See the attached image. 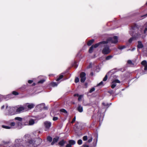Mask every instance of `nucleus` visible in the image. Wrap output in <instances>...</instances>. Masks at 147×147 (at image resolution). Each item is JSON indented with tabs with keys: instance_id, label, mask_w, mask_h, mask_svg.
<instances>
[{
	"instance_id": "nucleus-34",
	"label": "nucleus",
	"mask_w": 147,
	"mask_h": 147,
	"mask_svg": "<svg viewBox=\"0 0 147 147\" xmlns=\"http://www.w3.org/2000/svg\"><path fill=\"white\" fill-rule=\"evenodd\" d=\"M77 143L79 145H81L82 144V140L80 139L79 140H78Z\"/></svg>"
},
{
	"instance_id": "nucleus-52",
	"label": "nucleus",
	"mask_w": 147,
	"mask_h": 147,
	"mask_svg": "<svg viewBox=\"0 0 147 147\" xmlns=\"http://www.w3.org/2000/svg\"><path fill=\"white\" fill-rule=\"evenodd\" d=\"M74 96H79V94H74Z\"/></svg>"
},
{
	"instance_id": "nucleus-15",
	"label": "nucleus",
	"mask_w": 147,
	"mask_h": 147,
	"mask_svg": "<svg viewBox=\"0 0 147 147\" xmlns=\"http://www.w3.org/2000/svg\"><path fill=\"white\" fill-rule=\"evenodd\" d=\"M142 65L144 67V69L146 71L147 70V62L146 60H144L141 62Z\"/></svg>"
},
{
	"instance_id": "nucleus-22",
	"label": "nucleus",
	"mask_w": 147,
	"mask_h": 147,
	"mask_svg": "<svg viewBox=\"0 0 147 147\" xmlns=\"http://www.w3.org/2000/svg\"><path fill=\"white\" fill-rule=\"evenodd\" d=\"M34 120L33 119H30L29 121V125H32L34 123Z\"/></svg>"
},
{
	"instance_id": "nucleus-16",
	"label": "nucleus",
	"mask_w": 147,
	"mask_h": 147,
	"mask_svg": "<svg viewBox=\"0 0 147 147\" xmlns=\"http://www.w3.org/2000/svg\"><path fill=\"white\" fill-rule=\"evenodd\" d=\"M138 45H137V48L138 49H140L143 48L144 46L141 41H138Z\"/></svg>"
},
{
	"instance_id": "nucleus-43",
	"label": "nucleus",
	"mask_w": 147,
	"mask_h": 147,
	"mask_svg": "<svg viewBox=\"0 0 147 147\" xmlns=\"http://www.w3.org/2000/svg\"><path fill=\"white\" fill-rule=\"evenodd\" d=\"M79 80L78 78H76L75 79V82L76 83H77L79 82Z\"/></svg>"
},
{
	"instance_id": "nucleus-58",
	"label": "nucleus",
	"mask_w": 147,
	"mask_h": 147,
	"mask_svg": "<svg viewBox=\"0 0 147 147\" xmlns=\"http://www.w3.org/2000/svg\"><path fill=\"white\" fill-rule=\"evenodd\" d=\"M35 83H33V84H32V86H35Z\"/></svg>"
},
{
	"instance_id": "nucleus-44",
	"label": "nucleus",
	"mask_w": 147,
	"mask_h": 147,
	"mask_svg": "<svg viewBox=\"0 0 147 147\" xmlns=\"http://www.w3.org/2000/svg\"><path fill=\"white\" fill-rule=\"evenodd\" d=\"M127 63L128 64H131H131H132V61L130 60H128L127 62Z\"/></svg>"
},
{
	"instance_id": "nucleus-5",
	"label": "nucleus",
	"mask_w": 147,
	"mask_h": 147,
	"mask_svg": "<svg viewBox=\"0 0 147 147\" xmlns=\"http://www.w3.org/2000/svg\"><path fill=\"white\" fill-rule=\"evenodd\" d=\"M23 143V141L22 139H16L15 140L14 146L16 147H24L22 145Z\"/></svg>"
},
{
	"instance_id": "nucleus-62",
	"label": "nucleus",
	"mask_w": 147,
	"mask_h": 147,
	"mask_svg": "<svg viewBox=\"0 0 147 147\" xmlns=\"http://www.w3.org/2000/svg\"><path fill=\"white\" fill-rule=\"evenodd\" d=\"M146 4L147 5V2L146 3Z\"/></svg>"
},
{
	"instance_id": "nucleus-55",
	"label": "nucleus",
	"mask_w": 147,
	"mask_h": 147,
	"mask_svg": "<svg viewBox=\"0 0 147 147\" xmlns=\"http://www.w3.org/2000/svg\"><path fill=\"white\" fill-rule=\"evenodd\" d=\"M147 16V14H145V15H144L143 16H142V17H146Z\"/></svg>"
},
{
	"instance_id": "nucleus-28",
	"label": "nucleus",
	"mask_w": 147,
	"mask_h": 147,
	"mask_svg": "<svg viewBox=\"0 0 147 147\" xmlns=\"http://www.w3.org/2000/svg\"><path fill=\"white\" fill-rule=\"evenodd\" d=\"M113 57V56L112 55H109L106 58V59L107 60H108L111 59Z\"/></svg>"
},
{
	"instance_id": "nucleus-11",
	"label": "nucleus",
	"mask_w": 147,
	"mask_h": 147,
	"mask_svg": "<svg viewBox=\"0 0 147 147\" xmlns=\"http://www.w3.org/2000/svg\"><path fill=\"white\" fill-rule=\"evenodd\" d=\"M81 78L80 81L82 82H84L86 79V74L84 72H82L80 74Z\"/></svg>"
},
{
	"instance_id": "nucleus-47",
	"label": "nucleus",
	"mask_w": 147,
	"mask_h": 147,
	"mask_svg": "<svg viewBox=\"0 0 147 147\" xmlns=\"http://www.w3.org/2000/svg\"><path fill=\"white\" fill-rule=\"evenodd\" d=\"M71 145L70 144H69V143L68 144H67L66 146V147H71Z\"/></svg>"
},
{
	"instance_id": "nucleus-48",
	"label": "nucleus",
	"mask_w": 147,
	"mask_h": 147,
	"mask_svg": "<svg viewBox=\"0 0 147 147\" xmlns=\"http://www.w3.org/2000/svg\"><path fill=\"white\" fill-rule=\"evenodd\" d=\"M102 84H103V82L102 81H101L97 85V86H99L100 85H102Z\"/></svg>"
},
{
	"instance_id": "nucleus-42",
	"label": "nucleus",
	"mask_w": 147,
	"mask_h": 147,
	"mask_svg": "<svg viewBox=\"0 0 147 147\" xmlns=\"http://www.w3.org/2000/svg\"><path fill=\"white\" fill-rule=\"evenodd\" d=\"M45 81V80L44 79L41 80H40V81H38V83H43Z\"/></svg>"
},
{
	"instance_id": "nucleus-39",
	"label": "nucleus",
	"mask_w": 147,
	"mask_h": 147,
	"mask_svg": "<svg viewBox=\"0 0 147 147\" xmlns=\"http://www.w3.org/2000/svg\"><path fill=\"white\" fill-rule=\"evenodd\" d=\"M12 94H13L15 95H17L18 94V93L15 91H13L12 92Z\"/></svg>"
},
{
	"instance_id": "nucleus-61",
	"label": "nucleus",
	"mask_w": 147,
	"mask_h": 147,
	"mask_svg": "<svg viewBox=\"0 0 147 147\" xmlns=\"http://www.w3.org/2000/svg\"><path fill=\"white\" fill-rule=\"evenodd\" d=\"M90 67V66H89V67L88 66V68H89Z\"/></svg>"
},
{
	"instance_id": "nucleus-60",
	"label": "nucleus",
	"mask_w": 147,
	"mask_h": 147,
	"mask_svg": "<svg viewBox=\"0 0 147 147\" xmlns=\"http://www.w3.org/2000/svg\"><path fill=\"white\" fill-rule=\"evenodd\" d=\"M97 138H98V136H97L96 141H97Z\"/></svg>"
},
{
	"instance_id": "nucleus-41",
	"label": "nucleus",
	"mask_w": 147,
	"mask_h": 147,
	"mask_svg": "<svg viewBox=\"0 0 147 147\" xmlns=\"http://www.w3.org/2000/svg\"><path fill=\"white\" fill-rule=\"evenodd\" d=\"M73 66L76 68L78 66V64L77 63L75 62Z\"/></svg>"
},
{
	"instance_id": "nucleus-23",
	"label": "nucleus",
	"mask_w": 147,
	"mask_h": 147,
	"mask_svg": "<svg viewBox=\"0 0 147 147\" xmlns=\"http://www.w3.org/2000/svg\"><path fill=\"white\" fill-rule=\"evenodd\" d=\"M69 143L71 145H73L75 144L76 142L73 140H70L69 141Z\"/></svg>"
},
{
	"instance_id": "nucleus-59",
	"label": "nucleus",
	"mask_w": 147,
	"mask_h": 147,
	"mask_svg": "<svg viewBox=\"0 0 147 147\" xmlns=\"http://www.w3.org/2000/svg\"><path fill=\"white\" fill-rule=\"evenodd\" d=\"M91 74L92 75H93V73H91Z\"/></svg>"
},
{
	"instance_id": "nucleus-6",
	"label": "nucleus",
	"mask_w": 147,
	"mask_h": 147,
	"mask_svg": "<svg viewBox=\"0 0 147 147\" xmlns=\"http://www.w3.org/2000/svg\"><path fill=\"white\" fill-rule=\"evenodd\" d=\"M16 108V112L18 113H20L26 111L24 104L23 106L22 105H18Z\"/></svg>"
},
{
	"instance_id": "nucleus-31",
	"label": "nucleus",
	"mask_w": 147,
	"mask_h": 147,
	"mask_svg": "<svg viewBox=\"0 0 147 147\" xmlns=\"http://www.w3.org/2000/svg\"><path fill=\"white\" fill-rule=\"evenodd\" d=\"M63 77V75H60L59 76V77L57 79L56 81H59L60 80H61V79Z\"/></svg>"
},
{
	"instance_id": "nucleus-12",
	"label": "nucleus",
	"mask_w": 147,
	"mask_h": 147,
	"mask_svg": "<svg viewBox=\"0 0 147 147\" xmlns=\"http://www.w3.org/2000/svg\"><path fill=\"white\" fill-rule=\"evenodd\" d=\"M22 119L20 117H17L15 118V119L16 120L18 121V122L17 123L18 126L19 127V128L21 127L22 124L21 123V121H22Z\"/></svg>"
},
{
	"instance_id": "nucleus-17",
	"label": "nucleus",
	"mask_w": 147,
	"mask_h": 147,
	"mask_svg": "<svg viewBox=\"0 0 147 147\" xmlns=\"http://www.w3.org/2000/svg\"><path fill=\"white\" fill-rule=\"evenodd\" d=\"M11 127L8 126H5L3 125L2 127L5 128L7 129H9L11 128V127L14 126L15 125V123L14 122H11L10 123Z\"/></svg>"
},
{
	"instance_id": "nucleus-25",
	"label": "nucleus",
	"mask_w": 147,
	"mask_h": 147,
	"mask_svg": "<svg viewBox=\"0 0 147 147\" xmlns=\"http://www.w3.org/2000/svg\"><path fill=\"white\" fill-rule=\"evenodd\" d=\"M88 142L89 143L91 142L92 140V136L90 135L88 137Z\"/></svg>"
},
{
	"instance_id": "nucleus-56",
	"label": "nucleus",
	"mask_w": 147,
	"mask_h": 147,
	"mask_svg": "<svg viewBox=\"0 0 147 147\" xmlns=\"http://www.w3.org/2000/svg\"><path fill=\"white\" fill-rule=\"evenodd\" d=\"M4 105L3 106L1 107V109H4Z\"/></svg>"
},
{
	"instance_id": "nucleus-38",
	"label": "nucleus",
	"mask_w": 147,
	"mask_h": 147,
	"mask_svg": "<svg viewBox=\"0 0 147 147\" xmlns=\"http://www.w3.org/2000/svg\"><path fill=\"white\" fill-rule=\"evenodd\" d=\"M83 140L86 141L88 139V137L87 136H84L83 137Z\"/></svg>"
},
{
	"instance_id": "nucleus-24",
	"label": "nucleus",
	"mask_w": 147,
	"mask_h": 147,
	"mask_svg": "<svg viewBox=\"0 0 147 147\" xmlns=\"http://www.w3.org/2000/svg\"><path fill=\"white\" fill-rule=\"evenodd\" d=\"M65 143V142L63 140H62L59 142V144L61 146H63Z\"/></svg>"
},
{
	"instance_id": "nucleus-4",
	"label": "nucleus",
	"mask_w": 147,
	"mask_h": 147,
	"mask_svg": "<svg viewBox=\"0 0 147 147\" xmlns=\"http://www.w3.org/2000/svg\"><path fill=\"white\" fill-rule=\"evenodd\" d=\"M104 47L102 50V53L104 55H107L109 53L111 50L110 49L109 47L107 45H102Z\"/></svg>"
},
{
	"instance_id": "nucleus-46",
	"label": "nucleus",
	"mask_w": 147,
	"mask_h": 147,
	"mask_svg": "<svg viewBox=\"0 0 147 147\" xmlns=\"http://www.w3.org/2000/svg\"><path fill=\"white\" fill-rule=\"evenodd\" d=\"M102 104L104 106H108V105H109L108 103H106L104 102L102 103Z\"/></svg>"
},
{
	"instance_id": "nucleus-45",
	"label": "nucleus",
	"mask_w": 147,
	"mask_h": 147,
	"mask_svg": "<svg viewBox=\"0 0 147 147\" xmlns=\"http://www.w3.org/2000/svg\"><path fill=\"white\" fill-rule=\"evenodd\" d=\"M58 119V118L57 117H53V121H56V120H57Z\"/></svg>"
},
{
	"instance_id": "nucleus-27",
	"label": "nucleus",
	"mask_w": 147,
	"mask_h": 147,
	"mask_svg": "<svg viewBox=\"0 0 147 147\" xmlns=\"http://www.w3.org/2000/svg\"><path fill=\"white\" fill-rule=\"evenodd\" d=\"M94 48L93 46H91L90 47V48L89 49V53H91L92 52V51L93 50Z\"/></svg>"
},
{
	"instance_id": "nucleus-14",
	"label": "nucleus",
	"mask_w": 147,
	"mask_h": 147,
	"mask_svg": "<svg viewBox=\"0 0 147 147\" xmlns=\"http://www.w3.org/2000/svg\"><path fill=\"white\" fill-rule=\"evenodd\" d=\"M113 70H112L107 73L104 78L103 81H106L107 79V76H109V75H111L113 74Z\"/></svg>"
},
{
	"instance_id": "nucleus-53",
	"label": "nucleus",
	"mask_w": 147,
	"mask_h": 147,
	"mask_svg": "<svg viewBox=\"0 0 147 147\" xmlns=\"http://www.w3.org/2000/svg\"><path fill=\"white\" fill-rule=\"evenodd\" d=\"M38 106H42L44 107V104H42L39 105Z\"/></svg>"
},
{
	"instance_id": "nucleus-29",
	"label": "nucleus",
	"mask_w": 147,
	"mask_h": 147,
	"mask_svg": "<svg viewBox=\"0 0 147 147\" xmlns=\"http://www.w3.org/2000/svg\"><path fill=\"white\" fill-rule=\"evenodd\" d=\"M58 83H57L53 82L51 84V86H53V87H55V86H57V85H58Z\"/></svg>"
},
{
	"instance_id": "nucleus-18",
	"label": "nucleus",
	"mask_w": 147,
	"mask_h": 147,
	"mask_svg": "<svg viewBox=\"0 0 147 147\" xmlns=\"http://www.w3.org/2000/svg\"><path fill=\"white\" fill-rule=\"evenodd\" d=\"M105 41H102L98 43H96L94 45H93L92 46H94V48H96V47H98L101 44H105Z\"/></svg>"
},
{
	"instance_id": "nucleus-8",
	"label": "nucleus",
	"mask_w": 147,
	"mask_h": 147,
	"mask_svg": "<svg viewBox=\"0 0 147 147\" xmlns=\"http://www.w3.org/2000/svg\"><path fill=\"white\" fill-rule=\"evenodd\" d=\"M12 96V94H11L5 96L0 95V100H1V101L4 99L7 100L9 98H11Z\"/></svg>"
},
{
	"instance_id": "nucleus-7",
	"label": "nucleus",
	"mask_w": 147,
	"mask_h": 147,
	"mask_svg": "<svg viewBox=\"0 0 147 147\" xmlns=\"http://www.w3.org/2000/svg\"><path fill=\"white\" fill-rule=\"evenodd\" d=\"M16 109L14 107H9L8 110L7 114L9 115H13L16 113Z\"/></svg>"
},
{
	"instance_id": "nucleus-21",
	"label": "nucleus",
	"mask_w": 147,
	"mask_h": 147,
	"mask_svg": "<svg viewBox=\"0 0 147 147\" xmlns=\"http://www.w3.org/2000/svg\"><path fill=\"white\" fill-rule=\"evenodd\" d=\"M77 110L80 112L81 113L83 111V108L82 106L80 105H79L77 108Z\"/></svg>"
},
{
	"instance_id": "nucleus-1",
	"label": "nucleus",
	"mask_w": 147,
	"mask_h": 147,
	"mask_svg": "<svg viewBox=\"0 0 147 147\" xmlns=\"http://www.w3.org/2000/svg\"><path fill=\"white\" fill-rule=\"evenodd\" d=\"M30 136L29 135L27 134L25 135L24 137V138L26 142H28L29 143L32 145L35 144L38 145H39L42 142V140L40 138H36L34 139H32L30 140H29V138Z\"/></svg>"
},
{
	"instance_id": "nucleus-3",
	"label": "nucleus",
	"mask_w": 147,
	"mask_h": 147,
	"mask_svg": "<svg viewBox=\"0 0 147 147\" xmlns=\"http://www.w3.org/2000/svg\"><path fill=\"white\" fill-rule=\"evenodd\" d=\"M105 41V44L110 43L115 44L118 42V37L116 36H114L113 37H109L106 41Z\"/></svg>"
},
{
	"instance_id": "nucleus-40",
	"label": "nucleus",
	"mask_w": 147,
	"mask_h": 147,
	"mask_svg": "<svg viewBox=\"0 0 147 147\" xmlns=\"http://www.w3.org/2000/svg\"><path fill=\"white\" fill-rule=\"evenodd\" d=\"M146 45L147 46V47L146 49L144 51V52L147 55V42L146 44Z\"/></svg>"
},
{
	"instance_id": "nucleus-36",
	"label": "nucleus",
	"mask_w": 147,
	"mask_h": 147,
	"mask_svg": "<svg viewBox=\"0 0 147 147\" xmlns=\"http://www.w3.org/2000/svg\"><path fill=\"white\" fill-rule=\"evenodd\" d=\"M95 90V89L93 87L92 88H91L89 90V92L90 93H92Z\"/></svg>"
},
{
	"instance_id": "nucleus-30",
	"label": "nucleus",
	"mask_w": 147,
	"mask_h": 147,
	"mask_svg": "<svg viewBox=\"0 0 147 147\" xmlns=\"http://www.w3.org/2000/svg\"><path fill=\"white\" fill-rule=\"evenodd\" d=\"M63 77V75H60L59 76V77L57 79L56 81H59L60 80H61V79Z\"/></svg>"
},
{
	"instance_id": "nucleus-63",
	"label": "nucleus",
	"mask_w": 147,
	"mask_h": 147,
	"mask_svg": "<svg viewBox=\"0 0 147 147\" xmlns=\"http://www.w3.org/2000/svg\"><path fill=\"white\" fill-rule=\"evenodd\" d=\"M146 73H147H147L145 72L144 74H146Z\"/></svg>"
},
{
	"instance_id": "nucleus-32",
	"label": "nucleus",
	"mask_w": 147,
	"mask_h": 147,
	"mask_svg": "<svg viewBox=\"0 0 147 147\" xmlns=\"http://www.w3.org/2000/svg\"><path fill=\"white\" fill-rule=\"evenodd\" d=\"M52 138L50 136H48L47 138V140L49 142H51L52 141Z\"/></svg>"
},
{
	"instance_id": "nucleus-35",
	"label": "nucleus",
	"mask_w": 147,
	"mask_h": 147,
	"mask_svg": "<svg viewBox=\"0 0 147 147\" xmlns=\"http://www.w3.org/2000/svg\"><path fill=\"white\" fill-rule=\"evenodd\" d=\"M60 111L61 112L64 113H67V112L66 110L64 109H62L60 110Z\"/></svg>"
},
{
	"instance_id": "nucleus-26",
	"label": "nucleus",
	"mask_w": 147,
	"mask_h": 147,
	"mask_svg": "<svg viewBox=\"0 0 147 147\" xmlns=\"http://www.w3.org/2000/svg\"><path fill=\"white\" fill-rule=\"evenodd\" d=\"M94 41V40H92L89 41L87 43L88 45L89 46L91 45L93 43Z\"/></svg>"
},
{
	"instance_id": "nucleus-13",
	"label": "nucleus",
	"mask_w": 147,
	"mask_h": 147,
	"mask_svg": "<svg viewBox=\"0 0 147 147\" xmlns=\"http://www.w3.org/2000/svg\"><path fill=\"white\" fill-rule=\"evenodd\" d=\"M45 126L46 128L45 131H47V129H48L51 127V123L49 121H45L44 122Z\"/></svg>"
},
{
	"instance_id": "nucleus-57",
	"label": "nucleus",
	"mask_w": 147,
	"mask_h": 147,
	"mask_svg": "<svg viewBox=\"0 0 147 147\" xmlns=\"http://www.w3.org/2000/svg\"><path fill=\"white\" fill-rule=\"evenodd\" d=\"M135 48H133V49H132L131 50V51H133L134 50H135Z\"/></svg>"
},
{
	"instance_id": "nucleus-19",
	"label": "nucleus",
	"mask_w": 147,
	"mask_h": 147,
	"mask_svg": "<svg viewBox=\"0 0 147 147\" xmlns=\"http://www.w3.org/2000/svg\"><path fill=\"white\" fill-rule=\"evenodd\" d=\"M59 139V137H56L55 138H54L53 140V141L51 143V145H53L54 144V143L57 142V141Z\"/></svg>"
},
{
	"instance_id": "nucleus-2",
	"label": "nucleus",
	"mask_w": 147,
	"mask_h": 147,
	"mask_svg": "<svg viewBox=\"0 0 147 147\" xmlns=\"http://www.w3.org/2000/svg\"><path fill=\"white\" fill-rule=\"evenodd\" d=\"M134 29L132 28L129 31V34L130 35L133 37L131 38L129 40V42L130 43L132 41L134 40V39H135L136 38H138L140 37L141 36L142 34H137L136 35V33L134 32Z\"/></svg>"
},
{
	"instance_id": "nucleus-9",
	"label": "nucleus",
	"mask_w": 147,
	"mask_h": 147,
	"mask_svg": "<svg viewBox=\"0 0 147 147\" xmlns=\"http://www.w3.org/2000/svg\"><path fill=\"white\" fill-rule=\"evenodd\" d=\"M24 105L26 111L27 110V107H28V109H31L33 108L34 106V105L33 103H26L24 104Z\"/></svg>"
},
{
	"instance_id": "nucleus-51",
	"label": "nucleus",
	"mask_w": 147,
	"mask_h": 147,
	"mask_svg": "<svg viewBox=\"0 0 147 147\" xmlns=\"http://www.w3.org/2000/svg\"><path fill=\"white\" fill-rule=\"evenodd\" d=\"M82 147H88V146L86 144L84 145Z\"/></svg>"
},
{
	"instance_id": "nucleus-33",
	"label": "nucleus",
	"mask_w": 147,
	"mask_h": 147,
	"mask_svg": "<svg viewBox=\"0 0 147 147\" xmlns=\"http://www.w3.org/2000/svg\"><path fill=\"white\" fill-rule=\"evenodd\" d=\"M125 48L124 46H120L118 48L119 49L122 50Z\"/></svg>"
},
{
	"instance_id": "nucleus-20",
	"label": "nucleus",
	"mask_w": 147,
	"mask_h": 147,
	"mask_svg": "<svg viewBox=\"0 0 147 147\" xmlns=\"http://www.w3.org/2000/svg\"><path fill=\"white\" fill-rule=\"evenodd\" d=\"M144 30V33L146 34H147V23H146L144 26L143 28Z\"/></svg>"
},
{
	"instance_id": "nucleus-49",
	"label": "nucleus",
	"mask_w": 147,
	"mask_h": 147,
	"mask_svg": "<svg viewBox=\"0 0 147 147\" xmlns=\"http://www.w3.org/2000/svg\"><path fill=\"white\" fill-rule=\"evenodd\" d=\"M75 120H76V118H75V117H74L73 119V120L71 121V123H74V122L75 121Z\"/></svg>"
},
{
	"instance_id": "nucleus-10",
	"label": "nucleus",
	"mask_w": 147,
	"mask_h": 147,
	"mask_svg": "<svg viewBox=\"0 0 147 147\" xmlns=\"http://www.w3.org/2000/svg\"><path fill=\"white\" fill-rule=\"evenodd\" d=\"M116 83H120V81L118 80L115 79L112 81L111 87L114 88L117 85Z\"/></svg>"
},
{
	"instance_id": "nucleus-54",
	"label": "nucleus",
	"mask_w": 147,
	"mask_h": 147,
	"mask_svg": "<svg viewBox=\"0 0 147 147\" xmlns=\"http://www.w3.org/2000/svg\"><path fill=\"white\" fill-rule=\"evenodd\" d=\"M115 79L117 78V76H114L113 77Z\"/></svg>"
},
{
	"instance_id": "nucleus-50",
	"label": "nucleus",
	"mask_w": 147,
	"mask_h": 147,
	"mask_svg": "<svg viewBox=\"0 0 147 147\" xmlns=\"http://www.w3.org/2000/svg\"><path fill=\"white\" fill-rule=\"evenodd\" d=\"M33 82V80H29L28 81V82L29 84H31Z\"/></svg>"
},
{
	"instance_id": "nucleus-64",
	"label": "nucleus",
	"mask_w": 147,
	"mask_h": 147,
	"mask_svg": "<svg viewBox=\"0 0 147 147\" xmlns=\"http://www.w3.org/2000/svg\"><path fill=\"white\" fill-rule=\"evenodd\" d=\"M0 101H1V100H0Z\"/></svg>"
},
{
	"instance_id": "nucleus-37",
	"label": "nucleus",
	"mask_w": 147,
	"mask_h": 147,
	"mask_svg": "<svg viewBox=\"0 0 147 147\" xmlns=\"http://www.w3.org/2000/svg\"><path fill=\"white\" fill-rule=\"evenodd\" d=\"M83 96L82 95H79L78 100L79 101H80L82 99V98Z\"/></svg>"
}]
</instances>
